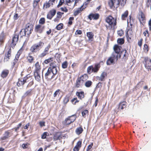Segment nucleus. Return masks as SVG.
<instances>
[{
	"mask_svg": "<svg viewBox=\"0 0 151 151\" xmlns=\"http://www.w3.org/2000/svg\"><path fill=\"white\" fill-rule=\"evenodd\" d=\"M33 29V27L32 24L29 23L27 24L26 25L25 28L21 29L19 32L21 37L23 36L29 37Z\"/></svg>",
	"mask_w": 151,
	"mask_h": 151,
	"instance_id": "f257e3e1",
	"label": "nucleus"
},
{
	"mask_svg": "<svg viewBox=\"0 0 151 151\" xmlns=\"http://www.w3.org/2000/svg\"><path fill=\"white\" fill-rule=\"evenodd\" d=\"M44 43L41 41L33 45L30 48V50L32 52H36L39 50L42 47Z\"/></svg>",
	"mask_w": 151,
	"mask_h": 151,
	"instance_id": "f03ea898",
	"label": "nucleus"
},
{
	"mask_svg": "<svg viewBox=\"0 0 151 151\" xmlns=\"http://www.w3.org/2000/svg\"><path fill=\"white\" fill-rule=\"evenodd\" d=\"M121 48L122 47L121 46H119L117 45H115L114 47V52H113L112 54L118 58H120L119 52Z\"/></svg>",
	"mask_w": 151,
	"mask_h": 151,
	"instance_id": "7ed1b4c3",
	"label": "nucleus"
},
{
	"mask_svg": "<svg viewBox=\"0 0 151 151\" xmlns=\"http://www.w3.org/2000/svg\"><path fill=\"white\" fill-rule=\"evenodd\" d=\"M116 19H114V18L111 16H109L107 17L106 19V22L108 23L109 25L112 26L113 25L114 26L116 25Z\"/></svg>",
	"mask_w": 151,
	"mask_h": 151,
	"instance_id": "20e7f679",
	"label": "nucleus"
},
{
	"mask_svg": "<svg viewBox=\"0 0 151 151\" xmlns=\"http://www.w3.org/2000/svg\"><path fill=\"white\" fill-rule=\"evenodd\" d=\"M144 62L143 63L145 64V68L148 70L151 69V60L148 57L144 58Z\"/></svg>",
	"mask_w": 151,
	"mask_h": 151,
	"instance_id": "39448f33",
	"label": "nucleus"
},
{
	"mask_svg": "<svg viewBox=\"0 0 151 151\" xmlns=\"http://www.w3.org/2000/svg\"><path fill=\"white\" fill-rule=\"evenodd\" d=\"M118 58V57L113 55L112 54L111 56L106 61L107 65H110L111 64L113 63L114 61H116L117 60Z\"/></svg>",
	"mask_w": 151,
	"mask_h": 151,
	"instance_id": "423d86ee",
	"label": "nucleus"
},
{
	"mask_svg": "<svg viewBox=\"0 0 151 151\" xmlns=\"http://www.w3.org/2000/svg\"><path fill=\"white\" fill-rule=\"evenodd\" d=\"M98 143H100L102 146H104L108 143L109 141L106 140V137H105L104 135L102 134L101 135Z\"/></svg>",
	"mask_w": 151,
	"mask_h": 151,
	"instance_id": "0eeeda50",
	"label": "nucleus"
},
{
	"mask_svg": "<svg viewBox=\"0 0 151 151\" xmlns=\"http://www.w3.org/2000/svg\"><path fill=\"white\" fill-rule=\"evenodd\" d=\"M120 2L119 0H111L109 2V4L111 8H112L113 6L117 7L119 6Z\"/></svg>",
	"mask_w": 151,
	"mask_h": 151,
	"instance_id": "6e6552de",
	"label": "nucleus"
},
{
	"mask_svg": "<svg viewBox=\"0 0 151 151\" xmlns=\"http://www.w3.org/2000/svg\"><path fill=\"white\" fill-rule=\"evenodd\" d=\"M51 70V68H49L47 72L45 73V77L46 78L51 79L54 78V76L53 75V73H52V72Z\"/></svg>",
	"mask_w": 151,
	"mask_h": 151,
	"instance_id": "1a4fd4ad",
	"label": "nucleus"
},
{
	"mask_svg": "<svg viewBox=\"0 0 151 151\" xmlns=\"http://www.w3.org/2000/svg\"><path fill=\"white\" fill-rule=\"evenodd\" d=\"M50 45L49 44L48 46L45 48L44 51L39 55V56L40 57L42 58L48 54V51L50 48Z\"/></svg>",
	"mask_w": 151,
	"mask_h": 151,
	"instance_id": "9d476101",
	"label": "nucleus"
},
{
	"mask_svg": "<svg viewBox=\"0 0 151 151\" xmlns=\"http://www.w3.org/2000/svg\"><path fill=\"white\" fill-rule=\"evenodd\" d=\"M19 38V35L15 34L13 37L12 40V42L11 45V47L13 48L14 46L16 45L17 42Z\"/></svg>",
	"mask_w": 151,
	"mask_h": 151,
	"instance_id": "9b49d317",
	"label": "nucleus"
},
{
	"mask_svg": "<svg viewBox=\"0 0 151 151\" xmlns=\"http://www.w3.org/2000/svg\"><path fill=\"white\" fill-rule=\"evenodd\" d=\"M138 18L140 23L143 22L145 20V17L144 14L142 12H139Z\"/></svg>",
	"mask_w": 151,
	"mask_h": 151,
	"instance_id": "f8f14e48",
	"label": "nucleus"
},
{
	"mask_svg": "<svg viewBox=\"0 0 151 151\" xmlns=\"http://www.w3.org/2000/svg\"><path fill=\"white\" fill-rule=\"evenodd\" d=\"M107 76V74L105 72H103L101 74L100 76H97L96 79L100 81H104V78Z\"/></svg>",
	"mask_w": 151,
	"mask_h": 151,
	"instance_id": "ddd939ff",
	"label": "nucleus"
},
{
	"mask_svg": "<svg viewBox=\"0 0 151 151\" xmlns=\"http://www.w3.org/2000/svg\"><path fill=\"white\" fill-rule=\"evenodd\" d=\"M120 55V57L121 56H123V59L126 60L127 59L129 54L126 50H124L121 52Z\"/></svg>",
	"mask_w": 151,
	"mask_h": 151,
	"instance_id": "4468645a",
	"label": "nucleus"
},
{
	"mask_svg": "<svg viewBox=\"0 0 151 151\" xmlns=\"http://www.w3.org/2000/svg\"><path fill=\"white\" fill-rule=\"evenodd\" d=\"M83 6H81L80 7L78 8L76 11H74L73 13L74 16H76L83 9H85V7H83Z\"/></svg>",
	"mask_w": 151,
	"mask_h": 151,
	"instance_id": "2eb2a0df",
	"label": "nucleus"
},
{
	"mask_svg": "<svg viewBox=\"0 0 151 151\" xmlns=\"http://www.w3.org/2000/svg\"><path fill=\"white\" fill-rule=\"evenodd\" d=\"M99 17V15L98 14H90L88 16L89 19L91 20L92 19H97Z\"/></svg>",
	"mask_w": 151,
	"mask_h": 151,
	"instance_id": "dca6fc26",
	"label": "nucleus"
},
{
	"mask_svg": "<svg viewBox=\"0 0 151 151\" xmlns=\"http://www.w3.org/2000/svg\"><path fill=\"white\" fill-rule=\"evenodd\" d=\"M9 71L7 69H4L2 70L1 74V76L3 78L6 77L8 75Z\"/></svg>",
	"mask_w": 151,
	"mask_h": 151,
	"instance_id": "f3484780",
	"label": "nucleus"
},
{
	"mask_svg": "<svg viewBox=\"0 0 151 151\" xmlns=\"http://www.w3.org/2000/svg\"><path fill=\"white\" fill-rule=\"evenodd\" d=\"M44 27L40 25L36 26L35 30L36 32L39 33H41L43 30Z\"/></svg>",
	"mask_w": 151,
	"mask_h": 151,
	"instance_id": "a211bd4d",
	"label": "nucleus"
},
{
	"mask_svg": "<svg viewBox=\"0 0 151 151\" xmlns=\"http://www.w3.org/2000/svg\"><path fill=\"white\" fill-rule=\"evenodd\" d=\"M62 138V136L60 133H57L54 135L53 140L56 141L58 140H60Z\"/></svg>",
	"mask_w": 151,
	"mask_h": 151,
	"instance_id": "6ab92c4d",
	"label": "nucleus"
},
{
	"mask_svg": "<svg viewBox=\"0 0 151 151\" xmlns=\"http://www.w3.org/2000/svg\"><path fill=\"white\" fill-rule=\"evenodd\" d=\"M11 49H9L7 52V54H6L4 57V61L7 62L9 60V57L11 56Z\"/></svg>",
	"mask_w": 151,
	"mask_h": 151,
	"instance_id": "aec40b11",
	"label": "nucleus"
},
{
	"mask_svg": "<svg viewBox=\"0 0 151 151\" xmlns=\"http://www.w3.org/2000/svg\"><path fill=\"white\" fill-rule=\"evenodd\" d=\"M126 106V102L125 101H123L119 103V110H123L124 108Z\"/></svg>",
	"mask_w": 151,
	"mask_h": 151,
	"instance_id": "412c9836",
	"label": "nucleus"
},
{
	"mask_svg": "<svg viewBox=\"0 0 151 151\" xmlns=\"http://www.w3.org/2000/svg\"><path fill=\"white\" fill-rule=\"evenodd\" d=\"M40 72H35L34 75L35 80L37 81H40L41 80V78L40 76Z\"/></svg>",
	"mask_w": 151,
	"mask_h": 151,
	"instance_id": "4be33fe9",
	"label": "nucleus"
},
{
	"mask_svg": "<svg viewBox=\"0 0 151 151\" xmlns=\"http://www.w3.org/2000/svg\"><path fill=\"white\" fill-rule=\"evenodd\" d=\"M78 78L81 81V84H83L84 81L87 80L88 77L87 75L84 74Z\"/></svg>",
	"mask_w": 151,
	"mask_h": 151,
	"instance_id": "5701e85b",
	"label": "nucleus"
},
{
	"mask_svg": "<svg viewBox=\"0 0 151 151\" xmlns=\"http://www.w3.org/2000/svg\"><path fill=\"white\" fill-rule=\"evenodd\" d=\"M9 134L10 132H9L8 131H5L4 134L3 136L1 137V139L2 140L6 139L9 137Z\"/></svg>",
	"mask_w": 151,
	"mask_h": 151,
	"instance_id": "b1692460",
	"label": "nucleus"
},
{
	"mask_svg": "<svg viewBox=\"0 0 151 151\" xmlns=\"http://www.w3.org/2000/svg\"><path fill=\"white\" fill-rule=\"evenodd\" d=\"M76 94L78 98L81 99L84 97V93L83 91L77 92Z\"/></svg>",
	"mask_w": 151,
	"mask_h": 151,
	"instance_id": "393cba45",
	"label": "nucleus"
},
{
	"mask_svg": "<svg viewBox=\"0 0 151 151\" xmlns=\"http://www.w3.org/2000/svg\"><path fill=\"white\" fill-rule=\"evenodd\" d=\"M87 36L88 37V40H92L94 36V34L91 32H88L87 33Z\"/></svg>",
	"mask_w": 151,
	"mask_h": 151,
	"instance_id": "a878e982",
	"label": "nucleus"
},
{
	"mask_svg": "<svg viewBox=\"0 0 151 151\" xmlns=\"http://www.w3.org/2000/svg\"><path fill=\"white\" fill-rule=\"evenodd\" d=\"M100 67V64H98L95 65L94 67L93 66L92 71L94 72H97L99 70Z\"/></svg>",
	"mask_w": 151,
	"mask_h": 151,
	"instance_id": "bb28decb",
	"label": "nucleus"
},
{
	"mask_svg": "<svg viewBox=\"0 0 151 151\" xmlns=\"http://www.w3.org/2000/svg\"><path fill=\"white\" fill-rule=\"evenodd\" d=\"M83 131V129L81 127H80L77 128L76 130V133L78 134L79 135L81 134Z\"/></svg>",
	"mask_w": 151,
	"mask_h": 151,
	"instance_id": "cd10ccee",
	"label": "nucleus"
},
{
	"mask_svg": "<svg viewBox=\"0 0 151 151\" xmlns=\"http://www.w3.org/2000/svg\"><path fill=\"white\" fill-rule=\"evenodd\" d=\"M27 78L26 77L24 78L23 79H21L20 80H19V81L20 83V84L21 85H24L25 83L27 82Z\"/></svg>",
	"mask_w": 151,
	"mask_h": 151,
	"instance_id": "c85d7f7f",
	"label": "nucleus"
},
{
	"mask_svg": "<svg viewBox=\"0 0 151 151\" xmlns=\"http://www.w3.org/2000/svg\"><path fill=\"white\" fill-rule=\"evenodd\" d=\"M132 32L131 30H129L127 32L126 35V37L128 40L129 38L130 39H131L132 36Z\"/></svg>",
	"mask_w": 151,
	"mask_h": 151,
	"instance_id": "c756f323",
	"label": "nucleus"
},
{
	"mask_svg": "<svg viewBox=\"0 0 151 151\" xmlns=\"http://www.w3.org/2000/svg\"><path fill=\"white\" fill-rule=\"evenodd\" d=\"M71 123H72V122L70 120V119L68 117L66 118L63 122V124L65 125H69Z\"/></svg>",
	"mask_w": 151,
	"mask_h": 151,
	"instance_id": "7c9ffc66",
	"label": "nucleus"
},
{
	"mask_svg": "<svg viewBox=\"0 0 151 151\" xmlns=\"http://www.w3.org/2000/svg\"><path fill=\"white\" fill-rule=\"evenodd\" d=\"M51 4L49 2V1L48 2H46L45 3H44L43 8L44 9H47V8H49L50 5H51Z\"/></svg>",
	"mask_w": 151,
	"mask_h": 151,
	"instance_id": "2f4dec72",
	"label": "nucleus"
},
{
	"mask_svg": "<svg viewBox=\"0 0 151 151\" xmlns=\"http://www.w3.org/2000/svg\"><path fill=\"white\" fill-rule=\"evenodd\" d=\"M81 81L78 78L76 80V86L77 88H79L81 86Z\"/></svg>",
	"mask_w": 151,
	"mask_h": 151,
	"instance_id": "473e14b6",
	"label": "nucleus"
},
{
	"mask_svg": "<svg viewBox=\"0 0 151 151\" xmlns=\"http://www.w3.org/2000/svg\"><path fill=\"white\" fill-rule=\"evenodd\" d=\"M32 91V89H30L24 93L23 96L24 97H25L26 96L31 95Z\"/></svg>",
	"mask_w": 151,
	"mask_h": 151,
	"instance_id": "72a5a7b5",
	"label": "nucleus"
},
{
	"mask_svg": "<svg viewBox=\"0 0 151 151\" xmlns=\"http://www.w3.org/2000/svg\"><path fill=\"white\" fill-rule=\"evenodd\" d=\"M68 117L70 119L72 123L76 119V115H73L71 116Z\"/></svg>",
	"mask_w": 151,
	"mask_h": 151,
	"instance_id": "f704fd0d",
	"label": "nucleus"
},
{
	"mask_svg": "<svg viewBox=\"0 0 151 151\" xmlns=\"http://www.w3.org/2000/svg\"><path fill=\"white\" fill-rule=\"evenodd\" d=\"M35 66L36 67V70L35 72L38 71V72H40V68L38 62L36 63L35 64Z\"/></svg>",
	"mask_w": 151,
	"mask_h": 151,
	"instance_id": "c9c22d12",
	"label": "nucleus"
},
{
	"mask_svg": "<svg viewBox=\"0 0 151 151\" xmlns=\"http://www.w3.org/2000/svg\"><path fill=\"white\" fill-rule=\"evenodd\" d=\"M128 12L127 11H126L122 15V18L123 20L125 19V18L127 17L128 15Z\"/></svg>",
	"mask_w": 151,
	"mask_h": 151,
	"instance_id": "e433bc0d",
	"label": "nucleus"
},
{
	"mask_svg": "<svg viewBox=\"0 0 151 151\" xmlns=\"http://www.w3.org/2000/svg\"><path fill=\"white\" fill-rule=\"evenodd\" d=\"M51 68L52 73H53V75L55 76L57 74L58 72L57 67L52 68Z\"/></svg>",
	"mask_w": 151,
	"mask_h": 151,
	"instance_id": "4c0bfd02",
	"label": "nucleus"
},
{
	"mask_svg": "<svg viewBox=\"0 0 151 151\" xmlns=\"http://www.w3.org/2000/svg\"><path fill=\"white\" fill-rule=\"evenodd\" d=\"M92 82L90 81H88L85 84V86L87 87H89L92 85Z\"/></svg>",
	"mask_w": 151,
	"mask_h": 151,
	"instance_id": "58836bf2",
	"label": "nucleus"
},
{
	"mask_svg": "<svg viewBox=\"0 0 151 151\" xmlns=\"http://www.w3.org/2000/svg\"><path fill=\"white\" fill-rule=\"evenodd\" d=\"M53 58H50L47 60H46L44 61V63H45L47 64L49 63L50 62H51L53 61Z\"/></svg>",
	"mask_w": 151,
	"mask_h": 151,
	"instance_id": "ea45409f",
	"label": "nucleus"
},
{
	"mask_svg": "<svg viewBox=\"0 0 151 151\" xmlns=\"http://www.w3.org/2000/svg\"><path fill=\"white\" fill-rule=\"evenodd\" d=\"M63 24L62 23H60L56 27V29L58 30H60L63 28Z\"/></svg>",
	"mask_w": 151,
	"mask_h": 151,
	"instance_id": "a19ab883",
	"label": "nucleus"
},
{
	"mask_svg": "<svg viewBox=\"0 0 151 151\" xmlns=\"http://www.w3.org/2000/svg\"><path fill=\"white\" fill-rule=\"evenodd\" d=\"M118 43L122 45L124 43V40L122 38L118 39L117 40Z\"/></svg>",
	"mask_w": 151,
	"mask_h": 151,
	"instance_id": "79ce46f5",
	"label": "nucleus"
},
{
	"mask_svg": "<svg viewBox=\"0 0 151 151\" xmlns=\"http://www.w3.org/2000/svg\"><path fill=\"white\" fill-rule=\"evenodd\" d=\"M67 62L66 61H65L62 64V67L63 68L65 69L67 68Z\"/></svg>",
	"mask_w": 151,
	"mask_h": 151,
	"instance_id": "37998d69",
	"label": "nucleus"
},
{
	"mask_svg": "<svg viewBox=\"0 0 151 151\" xmlns=\"http://www.w3.org/2000/svg\"><path fill=\"white\" fill-rule=\"evenodd\" d=\"M88 110H84L82 112V116L84 117H85L86 116V114H88Z\"/></svg>",
	"mask_w": 151,
	"mask_h": 151,
	"instance_id": "c03bdc74",
	"label": "nucleus"
},
{
	"mask_svg": "<svg viewBox=\"0 0 151 151\" xmlns=\"http://www.w3.org/2000/svg\"><path fill=\"white\" fill-rule=\"evenodd\" d=\"M45 19L44 18H41L39 21V23L41 24H43L45 23Z\"/></svg>",
	"mask_w": 151,
	"mask_h": 151,
	"instance_id": "a18cd8bd",
	"label": "nucleus"
},
{
	"mask_svg": "<svg viewBox=\"0 0 151 151\" xmlns=\"http://www.w3.org/2000/svg\"><path fill=\"white\" fill-rule=\"evenodd\" d=\"M69 101V98L68 96H66L63 100L64 104H66Z\"/></svg>",
	"mask_w": 151,
	"mask_h": 151,
	"instance_id": "49530a36",
	"label": "nucleus"
},
{
	"mask_svg": "<svg viewBox=\"0 0 151 151\" xmlns=\"http://www.w3.org/2000/svg\"><path fill=\"white\" fill-rule=\"evenodd\" d=\"M4 36V34H1L0 35V42H1V45L3 42Z\"/></svg>",
	"mask_w": 151,
	"mask_h": 151,
	"instance_id": "de8ad7c7",
	"label": "nucleus"
},
{
	"mask_svg": "<svg viewBox=\"0 0 151 151\" xmlns=\"http://www.w3.org/2000/svg\"><path fill=\"white\" fill-rule=\"evenodd\" d=\"M93 66H91L88 67L87 68V72L88 73L90 74L91 71H92Z\"/></svg>",
	"mask_w": 151,
	"mask_h": 151,
	"instance_id": "09e8293b",
	"label": "nucleus"
},
{
	"mask_svg": "<svg viewBox=\"0 0 151 151\" xmlns=\"http://www.w3.org/2000/svg\"><path fill=\"white\" fill-rule=\"evenodd\" d=\"M60 90L59 89H58L54 93L53 95L54 97H55L57 95H59L60 94Z\"/></svg>",
	"mask_w": 151,
	"mask_h": 151,
	"instance_id": "8fccbe9b",
	"label": "nucleus"
},
{
	"mask_svg": "<svg viewBox=\"0 0 151 151\" xmlns=\"http://www.w3.org/2000/svg\"><path fill=\"white\" fill-rule=\"evenodd\" d=\"M56 11L55 9H53L50 11V14L52 16H54L55 14Z\"/></svg>",
	"mask_w": 151,
	"mask_h": 151,
	"instance_id": "3c124183",
	"label": "nucleus"
},
{
	"mask_svg": "<svg viewBox=\"0 0 151 151\" xmlns=\"http://www.w3.org/2000/svg\"><path fill=\"white\" fill-rule=\"evenodd\" d=\"M28 60L30 63H32L33 60V58L32 56H29L27 57Z\"/></svg>",
	"mask_w": 151,
	"mask_h": 151,
	"instance_id": "603ef678",
	"label": "nucleus"
},
{
	"mask_svg": "<svg viewBox=\"0 0 151 151\" xmlns=\"http://www.w3.org/2000/svg\"><path fill=\"white\" fill-rule=\"evenodd\" d=\"M93 145V144L92 143L89 145L87 147L86 151H89L90 149L91 148L92 146Z\"/></svg>",
	"mask_w": 151,
	"mask_h": 151,
	"instance_id": "864d4df0",
	"label": "nucleus"
},
{
	"mask_svg": "<svg viewBox=\"0 0 151 151\" xmlns=\"http://www.w3.org/2000/svg\"><path fill=\"white\" fill-rule=\"evenodd\" d=\"M19 55L17 54L15 56V59L14 60V65L16 63V62L18 60V58H19Z\"/></svg>",
	"mask_w": 151,
	"mask_h": 151,
	"instance_id": "5fc2aeb1",
	"label": "nucleus"
},
{
	"mask_svg": "<svg viewBox=\"0 0 151 151\" xmlns=\"http://www.w3.org/2000/svg\"><path fill=\"white\" fill-rule=\"evenodd\" d=\"M127 0H121L120 2L121 6H123L126 4V1Z\"/></svg>",
	"mask_w": 151,
	"mask_h": 151,
	"instance_id": "6e6d98bb",
	"label": "nucleus"
},
{
	"mask_svg": "<svg viewBox=\"0 0 151 151\" xmlns=\"http://www.w3.org/2000/svg\"><path fill=\"white\" fill-rule=\"evenodd\" d=\"M22 124L21 123L19 124L17 127H16L14 128L15 131L16 132L19 129V127H21L22 125Z\"/></svg>",
	"mask_w": 151,
	"mask_h": 151,
	"instance_id": "4d7b16f0",
	"label": "nucleus"
},
{
	"mask_svg": "<svg viewBox=\"0 0 151 151\" xmlns=\"http://www.w3.org/2000/svg\"><path fill=\"white\" fill-rule=\"evenodd\" d=\"M50 67L49 68H52L57 67L56 65L54 63H52L50 64Z\"/></svg>",
	"mask_w": 151,
	"mask_h": 151,
	"instance_id": "13d9d810",
	"label": "nucleus"
},
{
	"mask_svg": "<svg viewBox=\"0 0 151 151\" xmlns=\"http://www.w3.org/2000/svg\"><path fill=\"white\" fill-rule=\"evenodd\" d=\"M61 10L62 11L64 12H67L68 11V9L66 8V7H61L60 8Z\"/></svg>",
	"mask_w": 151,
	"mask_h": 151,
	"instance_id": "bf43d9fd",
	"label": "nucleus"
},
{
	"mask_svg": "<svg viewBox=\"0 0 151 151\" xmlns=\"http://www.w3.org/2000/svg\"><path fill=\"white\" fill-rule=\"evenodd\" d=\"M81 141H79L77 142L76 146L80 148L81 147Z\"/></svg>",
	"mask_w": 151,
	"mask_h": 151,
	"instance_id": "052dcab7",
	"label": "nucleus"
},
{
	"mask_svg": "<svg viewBox=\"0 0 151 151\" xmlns=\"http://www.w3.org/2000/svg\"><path fill=\"white\" fill-rule=\"evenodd\" d=\"M82 33V32L81 30H77L75 32L76 35H81Z\"/></svg>",
	"mask_w": 151,
	"mask_h": 151,
	"instance_id": "680f3d73",
	"label": "nucleus"
},
{
	"mask_svg": "<svg viewBox=\"0 0 151 151\" xmlns=\"http://www.w3.org/2000/svg\"><path fill=\"white\" fill-rule=\"evenodd\" d=\"M148 45L146 44H145L144 45V49L145 51L147 52L148 51Z\"/></svg>",
	"mask_w": 151,
	"mask_h": 151,
	"instance_id": "e2e57ef3",
	"label": "nucleus"
},
{
	"mask_svg": "<svg viewBox=\"0 0 151 151\" xmlns=\"http://www.w3.org/2000/svg\"><path fill=\"white\" fill-rule=\"evenodd\" d=\"M47 136V133L44 132L43 134L42 135L41 138L42 139H44L46 138Z\"/></svg>",
	"mask_w": 151,
	"mask_h": 151,
	"instance_id": "0e129e2a",
	"label": "nucleus"
},
{
	"mask_svg": "<svg viewBox=\"0 0 151 151\" xmlns=\"http://www.w3.org/2000/svg\"><path fill=\"white\" fill-rule=\"evenodd\" d=\"M28 144L27 143L23 144L22 145V147L24 149H26L28 147Z\"/></svg>",
	"mask_w": 151,
	"mask_h": 151,
	"instance_id": "69168bd1",
	"label": "nucleus"
},
{
	"mask_svg": "<svg viewBox=\"0 0 151 151\" xmlns=\"http://www.w3.org/2000/svg\"><path fill=\"white\" fill-rule=\"evenodd\" d=\"M45 122H39V124L41 127H42L43 126H45Z\"/></svg>",
	"mask_w": 151,
	"mask_h": 151,
	"instance_id": "338daca9",
	"label": "nucleus"
},
{
	"mask_svg": "<svg viewBox=\"0 0 151 151\" xmlns=\"http://www.w3.org/2000/svg\"><path fill=\"white\" fill-rule=\"evenodd\" d=\"M53 17L50 14H48L47 15V18L50 19H51Z\"/></svg>",
	"mask_w": 151,
	"mask_h": 151,
	"instance_id": "774afa93",
	"label": "nucleus"
}]
</instances>
